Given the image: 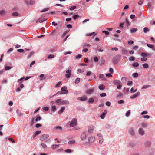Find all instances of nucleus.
Masks as SVG:
<instances>
[{"mask_svg":"<svg viewBox=\"0 0 155 155\" xmlns=\"http://www.w3.org/2000/svg\"><path fill=\"white\" fill-rule=\"evenodd\" d=\"M106 94L105 93H102L100 94V95L101 97H104L106 96Z\"/></svg>","mask_w":155,"mask_h":155,"instance_id":"62","label":"nucleus"},{"mask_svg":"<svg viewBox=\"0 0 155 155\" xmlns=\"http://www.w3.org/2000/svg\"><path fill=\"white\" fill-rule=\"evenodd\" d=\"M117 88L119 89H120L122 87V85L121 84H117Z\"/></svg>","mask_w":155,"mask_h":155,"instance_id":"64","label":"nucleus"},{"mask_svg":"<svg viewBox=\"0 0 155 155\" xmlns=\"http://www.w3.org/2000/svg\"><path fill=\"white\" fill-rule=\"evenodd\" d=\"M75 141L74 139H72L70 140L68 143L69 144H75Z\"/></svg>","mask_w":155,"mask_h":155,"instance_id":"17","label":"nucleus"},{"mask_svg":"<svg viewBox=\"0 0 155 155\" xmlns=\"http://www.w3.org/2000/svg\"><path fill=\"white\" fill-rule=\"evenodd\" d=\"M103 33H104L106 35H108L109 34L108 31H102Z\"/></svg>","mask_w":155,"mask_h":155,"instance_id":"55","label":"nucleus"},{"mask_svg":"<svg viewBox=\"0 0 155 155\" xmlns=\"http://www.w3.org/2000/svg\"><path fill=\"white\" fill-rule=\"evenodd\" d=\"M129 133L132 135H133L134 134V130L132 128H130L129 130Z\"/></svg>","mask_w":155,"mask_h":155,"instance_id":"18","label":"nucleus"},{"mask_svg":"<svg viewBox=\"0 0 155 155\" xmlns=\"http://www.w3.org/2000/svg\"><path fill=\"white\" fill-rule=\"evenodd\" d=\"M83 46L84 47L87 46L88 47H90L91 46V45L89 44L85 43L83 45Z\"/></svg>","mask_w":155,"mask_h":155,"instance_id":"57","label":"nucleus"},{"mask_svg":"<svg viewBox=\"0 0 155 155\" xmlns=\"http://www.w3.org/2000/svg\"><path fill=\"white\" fill-rule=\"evenodd\" d=\"M124 101L123 100H120L118 101V103L119 104H121L124 103Z\"/></svg>","mask_w":155,"mask_h":155,"instance_id":"51","label":"nucleus"},{"mask_svg":"<svg viewBox=\"0 0 155 155\" xmlns=\"http://www.w3.org/2000/svg\"><path fill=\"white\" fill-rule=\"evenodd\" d=\"M135 59V58L134 57L132 56L130 57L129 58V60L130 61H133Z\"/></svg>","mask_w":155,"mask_h":155,"instance_id":"47","label":"nucleus"},{"mask_svg":"<svg viewBox=\"0 0 155 155\" xmlns=\"http://www.w3.org/2000/svg\"><path fill=\"white\" fill-rule=\"evenodd\" d=\"M137 89H135V90H134L133 88V87H132L131 88V89H130V91L131 93H135L137 91Z\"/></svg>","mask_w":155,"mask_h":155,"instance_id":"39","label":"nucleus"},{"mask_svg":"<svg viewBox=\"0 0 155 155\" xmlns=\"http://www.w3.org/2000/svg\"><path fill=\"white\" fill-rule=\"evenodd\" d=\"M67 74L65 75V77L67 78H69L71 75V71L70 69L67 70L66 71Z\"/></svg>","mask_w":155,"mask_h":155,"instance_id":"6","label":"nucleus"},{"mask_svg":"<svg viewBox=\"0 0 155 155\" xmlns=\"http://www.w3.org/2000/svg\"><path fill=\"white\" fill-rule=\"evenodd\" d=\"M82 57V55L81 54H78V55H77L75 57V58L76 59H78L81 58Z\"/></svg>","mask_w":155,"mask_h":155,"instance_id":"54","label":"nucleus"},{"mask_svg":"<svg viewBox=\"0 0 155 155\" xmlns=\"http://www.w3.org/2000/svg\"><path fill=\"white\" fill-rule=\"evenodd\" d=\"M41 146L44 149L46 148L47 147L46 145L44 143H41Z\"/></svg>","mask_w":155,"mask_h":155,"instance_id":"30","label":"nucleus"},{"mask_svg":"<svg viewBox=\"0 0 155 155\" xmlns=\"http://www.w3.org/2000/svg\"><path fill=\"white\" fill-rule=\"evenodd\" d=\"M65 108L64 107H62L58 112V114H60L62 113L65 110Z\"/></svg>","mask_w":155,"mask_h":155,"instance_id":"16","label":"nucleus"},{"mask_svg":"<svg viewBox=\"0 0 155 155\" xmlns=\"http://www.w3.org/2000/svg\"><path fill=\"white\" fill-rule=\"evenodd\" d=\"M105 63V60L103 57H101V61H100L99 63L100 64H103Z\"/></svg>","mask_w":155,"mask_h":155,"instance_id":"24","label":"nucleus"},{"mask_svg":"<svg viewBox=\"0 0 155 155\" xmlns=\"http://www.w3.org/2000/svg\"><path fill=\"white\" fill-rule=\"evenodd\" d=\"M56 110V108L55 105H53L51 107V110L53 112H54Z\"/></svg>","mask_w":155,"mask_h":155,"instance_id":"26","label":"nucleus"},{"mask_svg":"<svg viewBox=\"0 0 155 155\" xmlns=\"http://www.w3.org/2000/svg\"><path fill=\"white\" fill-rule=\"evenodd\" d=\"M41 119V118L40 117H37L35 119V121L36 122H38L40 121Z\"/></svg>","mask_w":155,"mask_h":155,"instance_id":"56","label":"nucleus"},{"mask_svg":"<svg viewBox=\"0 0 155 155\" xmlns=\"http://www.w3.org/2000/svg\"><path fill=\"white\" fill-rule=\"evenodd\" d=\"M107 113V111L106 110H104V112L102 113L101 115V118L102 119H103L104 118Z\"/></svg>","mask_w":155,"mask_h":155,"instance_id":"15","label":"nucleus"},{"mask_svg":"<svg viewBox=\"0 0 155 155\" xmlns=\"http://www.w3.org/2000/svg\"><path fill=\"white\" fill-rule=\"evenodd\" d=\"M59 146V145L58 144H54L52 146V148L53 149H54L58 148Z\"/></svg>","mask_w":155,"mask_h":155,"instance_id":"36","label":"nucleus"},{"mask_svg":"<svg viewBox=\"0 0 155 155\" xmlns=\"http://www.w3.org/2000/svg\"><path fill=\"white\" fill-rule=\"evenodd\" d=\"M97 135L99 137V143L101 144L103 141V139L102 135L100 134H97Z\"/></svg>","mask_w":155,"mask_h":155,"instance_id":"5","label":"nucleus"},{"mask_svg":"<svg viewBox=\"0 0 155 155\" xmlns=\"http://www.w3.org/2000/svg\"><path fill=\"white\" fill-rule=\"evenodd\" d=\"M87 136V134L85 132H83L81 136V138L82 140H84Z\"/></svg>","mask_w":155,"mask_h":155,"instance_id":"7","label":"nucleus"},{"mask_svg":"<svg viewBox=\"0 0 155 155\" xmlns=\"http://www.w3.org/2000/svg\"><path fill=\"white\" fill-rule=\"evenodd\" d=\"M11 68V67L10 66H7L5 67V69L6 70H8L10 69Z\"/></svg>","mask_w":155,"mask_h":155,"instance_id":"58","label":"nucleus"},{"mask_svg":"<svg viewBox=\"0 0 155 155\" xmlns=\"http://www.w3.org/2000/svg\"><path fill=\"white\" fill-rule=\"evenodd\" d=\"M24 79V78H21L20 79H18L17 81V82H18L19 83V84H20L21 82H23Z\"/></svg>","mask_w":155,"mask_h":155,"instance_id":"31","label":"nucleus"},{"mask_svg":"<svg viewBox=\"0 0 155 155\" xmlns=\"http://www.w3.org/2000/svg\"><path fill=\"white\" fill-rule=\"evenodd\" d=\"M78 120L77 119L75 118H74L70 121L69 126L70 127H74L77 124Z\"/></svg>","mask_w":155,"mask_h":155,"instance_id":"2","label":"nucleus"},{"mask_svg":"<svg viewBox=\"0 0 155 155\" xmlns=\"http://www.w3.org/2000/svg\"><path fill=\"white\" fill-rule=\"evenodd\" d=\"M130 114V110H128L127 112V113H126V116L127 117H129Z\"/></svg>","mask_w":155,"mask_h":155,"instance_id":"37","label":"nucleus"},{"mask_svg":"<svg viewBox=\"0 0 155 155\" xmlns=\"http://www.w3.org/2000/svg\"><path fill=\"white\" fill-rule=\"evenodd\" d=\"M34 53L33 52H30L28 55V58H30L33 55Z\"/></svg>","mask_w":155,"mask_h":155,"instance_id":"48","label":"nucleus"},{"mask_svg":"<svg viewBox=\"0 0 155 155\" xmlns=\"http://www.w3.org/2000/svg\"><path fill=\"white\" fill-rule=\"evenodd\" d=\"M17 51L19 52L22 53L24 51V50L22 49H18L17 50Z\"/></svg>","mask_w":155,"mask_h":155,"instance_id":"53","label":"nucleus"},{"mask_svg":"<svg viewBox=\"0 0 155 155\" xmlns=\"http://www.w3.org/2000/svg\"><path fill=\"white\" fill-rule=\"evenodd\" d=\"M122 53L123 54H125L127 52V51L124 48H123L122 50Z\"/></svg>","mask_w":155,"mask_h":155,"instance_id":"43","label":"nucleus"},{"mask_svg":"<svg viewBox=\"0 0 155 155\" xmlns=\"http://www.w3.org/2000/svg\"><path fill=\"white\" fill-rule=\"evenodd\" d=\"M43 109L45 111H48L49 110V108L48 107H45L43 108Z\"/></svg>","mask_w":155,"mask_h":155,"instance_id":"60","label":"nucleus"},{"mask_svg":"<svg viewBox=\"0 0 155 155\" xmlns=\"http://www.w3.org/2000/svg\"><path fill=\"white\" fill-rule=\"evenodd\" d=\"M80 81V79L79 78H76L75 81V83L76 84L78 83Z\"/></svg>","mask_w":155,"mask_h":155,"instance_id":"41","label":"nucleus"},{"mask_svg":"<svg viewBox=\"0 0 155 155\" xmlns=\"http://www.w3.org/2000/svg\"><path fill=\"white\" fill-rule=\"evenodd\" d=\"M139 133L140 134L143 135L144 134V131L142 128H139Z\"/></svg>","mask_w":155,"mask_h":155,"instance_id":"14","label":"nucleus"},{"mask_svg":"<svg viewBox=\"0 0 155 155\" xmlns=\"http://www.w3.org/2000/svg\"><path fill=\"white\" fill-rule=\"evenodd\" d=\"M55 103L58 105H63L68 104L69 102L68 100H62V99L60 98L57 100L55 101Z\"/></svg>","mask_w":155,"mask_h":155,"instance_id":"1","label":"nucleus"},{"mask_svg":"<svg viewBox=\"0 0 155 155\" xmlns=\"http://www.w3.org/2000/svg\"><path fill=\"white\" fill-rule=\"evenodd\" d=\"M113 62L114 64H116L118 62L117 58L116 57L114 58L113 60Z\"/></svg>","mask_w":155,"mask_h":155,"instance_id":"22","label":"nucleus"},{"mask_svg":"<svg viewBox=\"0 0 155 155\" xmlns=\"http://www.w3.org/2000/svg\"><path fill=\"white\" fill-rule=\"evenodd\" d=\"M54 129L55 130H62V127L61 126H57L55 127L54 128Z\"/></svg>","mask_w":155,"mask_h":155,"instance_id":"28","label":"nucleus"},{"mask_svg":"<svg viewBox=\"0 0 155 155\" xmlns=\"http://www.w3.org/2000/svg\"><path fill=\"white\" fill-rule=\"evenodd\" d=\"M141 56L143 57L141 58V60L142 61H145V53H142L141 54Z\"/></svg>","mask_w":155,"mask_h":155,"instance_id":"13","label":"nucleus"},{"mask_svg":"<svg viewBox=\"0 0 155 155\" xmlns=\"http://www.w3.org/2000/svg\"><path fill=\"white\" fill-rule=\"evenodd\" d=\"M42 126V125L41 124L38 123L36 124V128H38Z\"/></svg>","mask_w":155,"mask_h":155,"instance_id":"52","label":"nucleus"},{"mask_svg":"<svg viewBox=\"0 0 155 155\" xmlns=\"http://www.w3.org/2000/svg\"><path fill=\"white\" fill-rule=\"evenodd\" d=\"M13 50V48H11L9 49L7 51L8 53H9L10 52L12 51Z\"/></svg>","mask_w":155,"mask_h":155,"instance_id":"63","label":"nucleus"},{"mask_svg":"<svg viewBox=\"0 0 155 155\" xmlns=\"http://www.w3.org/2000/svg\"><path fill=\"white\" fill-rule=\"evenodd\" d=\"M137 30V28H134L131 29L130 31L131 33H134L136 32Z\"/></svg>","mask_w":155,"mask_h":155,"instance_id":"23","label":"nucleus"},{"mask_svg":"<svg viewBox=\"0 0 155 155\" xmlns=\"http://www.w3.org/2000/svg\"><path fill=\"white\" fill-rule=\"evenodd\" d=\"M84 72V71L83 69H78V72L77 73H82L83 72Z\"/></svg>","mask_w":155,"mask_h":155,"instance_id":"50","label":"nucleus"},{"mask_svg":"<svg viewBox=\"0 0 155 155\" xmlns=\"http://www.w3.org/2000/svg\"><path fill=\"white\" fill-rule=\"evenodd\" d=\"M44 21L43 18H39L36 21V22H42Z\"/></svg>","mask_w":155,"mask_h":155,"instance_id":"33","label":"nucleus"},{"mask_svg":"<svg viewBox=\"0 0 155 155\" xmlns=\"http://www.w3.org/2000/svg\"><path fill=\"white\" fill-rule=\"evenodd\" d=\"M151 144V143L150 141H148L146 142V147H149Z\"/></svg>","mask_w":155,"mask_h":155,"instance_id":"20","label":"nucleus"},{"mask_svg":"<svg viewBox=\"0 0 155 155\" xmlns=\"http://www.w3.org/2000/svg\"><path fill=\"white\" fill-rule=\"evenodd\" d=\"M78 99L81 101H85L87 100L88 98L86 96H84L81 97H78Z\"/></svg>","mask_w":155,"mask_h":155,"instance_id":"11","label":"nucleus"},{"mask_svg":"<svg viewBox=\"0 0 155 155\" xmlns=\"http://www.w3.org/2000/svg\"><path fill=\"white\" fill-rule=\"evenodd\" d=\"M41 133V131L40 130L36 131L34 134V137L39 134Z\"/></svg>","mask_w":155,"mask_h":155,"instance_id":"29","label":"nucleus"},{"mask_svg":"<svg viewBox=\"0 0 155 155\" xmlns=\"http://www.w3.org/2000/svg\"><path fill=\"white\" fill-rule=\"evenodd\" d=\"M99 77L102 80H104L106 79V77L104 76V75L103 74H101L99 75Z\"/></svg>","mask_w":155,"mask_h":155,"instance_id":"19","label":"nucleus"},{"mask_svg":"<svg viewBox=\"0 0 155 155\" xmlns=\"http://www.w3.org/2000/svg\"><path fill=\"white\" fill-rule=\"evenodd\" d=\"M47 58L48 59L53 58H54V56L52 54H50L49 55Z\"/></svg>","mask_w":155,"mask_h":155,"instance_id":"46","label":"nucleus"},{"mask_svg":"<svg viewBox=\"0 0 155 155\" xmlns=\"http://www.w3.org/2000/svg\"><path fill=\"white\" fill-rule=\"evenodd\" d=\"M49 135L48 134H45L41 135L40 137V140L41 141H44L49 137Z\"/></svg>","mask_w":155,"mask_h":155,"instance_id":"3","label":"nucleus"},{"mask_svg":"<svg viewBox=\"0 0 155 155\" xmlns=\"http://www.w3.org/2000/svg\"><path fill=\"white\" fill-rule=\"evenodd\" d=\"M105 88V87L104 86L103 84L99 86V89L101 90L104 89Z\"/></svg>","mask_w":155,"mask_h":155,"instance_id":"25","label":"nucleus"},{"mask_svg":"<svg viewBox=\"0 0 155 155\" xmlns=\"http://www.w3.org/2000/svg\"><path fill=\"white\" fill-rule=\"evenodd\" d=\"M88 51V49L87 48H84V49L82 50V52H87Z\"/></svg>","mask_w":155,"mask_h":155,"instance_id":"61","label":"nucleus"},{"mask_svg":"<svg viewBox=\"0 0 155 155\" xmlns=\"http://www.w3.org/2000/svg\"><path fill=\"white\" fill-rule=\"evenodd\" d=\"M61 91H62V92L60 93V94L61 95L63 94H67L68 92V91L67 90V87L65 86H64L61 88Z\"/></svg>","mask_w":155,"mask_h":155,"instance_id":"4","label":"nucleus"},{"mask_svg":"<svg viewBox=\"0 0 155 155\" xmlns=\"http://www.w3.org/2000/svg\"><path fill=\"white\" fill-rule=\"evenodd\" d=\"M140 94V93L139 92H137L135 94L130 96V98L131 99H134L136 98Z\"/></svg>","mask_w":155,"mask_h":155,"instance_id":"10","label":"nucleus"},{"mask_svg":"<svg viewBox=\"0 0 155 155\" xmlns=\"http://www.w3.org/2000/svg\"><path fill=\"white\" fill-rule=\"evenodd\" d=\"M61 81H59L58 83L55 86L56 87H59L61 85Z\"/></svg>","mask_w":155,"mask_h":155,"instance_id":"38","label":"nucleus"},{"mask_svg":"<svg viewBox=\"0 0 155 155\" xmlns=\"http://www.w3.org/2000/svg\"><path fill=\"white\" fill-rule=\"evenodd\" d=\"M132 76L134 78L137 77L138 76V74L137 73H134L133 74Z\"/></svg>","mask_w":155,"mask_h":155,"instance_id":"42","label":"nucleus"},{"mask_svg":"<svg viewBox=\"0 0 155 155\" xmlns=\"http://www.w3.org/2000/svg\"><path fill=\"white\" fill-rule=\"evenodd\" d=\"M95 140V137L92 136H91L88 138V140L90 143L93 142Z\"/></svg>","mask_w":155,"mask_h":155,"instance_id":"9","label":"nucleus"},{"mask_svg":"<svg viewBox=\"0 0 155 155\" xmlns=\"http://www.w3.org/2000/svg\"><path fill=\"white\" fill-rule=\"evenodd\" d=\"M153 81L152 80H151L150 82H149V83L150 85H146V88H148L150 87L151 86V85L152 84Z\"/></svg>","mask_w":155,"mask_h":155,"instance_id":"34","label":"nucleus"},{"mask_svg":"<svg viewBox=\"0 0 155 155\" xmlns=\"http://www.w3.org/2000/svg\"><path fill=\"white\" fill-rule=\"evenodd\" d=\"M139 65V64L137 62H135L133 64V66L134 67H137Z\"/></svg>","mask_w":155,"mask_h":155,"instance_id":"49","label":"nucleus"},{"mask_svg":"<svg viewBox=\"0 0 155 155\" xmlns=\"http://www.w3.org/2000/svg\"><path fill=\"white\" fill-rule=\"evenodd\" d=\"M94 91L93 89H90L86 91V93L87 94H90L93 93Z\"/></svg>","mask_w":155,"mask_h":155,"instance_id":"12","label":"nucleus"},{"mask_svg":"<svg viewBox=\"0 0 155 155\" xmlns=\"http://www.w3.org/2000/svg\"><path fill=\"white\" fill-rule=\"evenodd\" d=\"M72 151V150L70 149H67L65 150V152L67 153H71Z\"/></svg>","mask_w":155,"mask_h":155,"instance_id":"45","label":"nucleus"},{"mask_svg":"<svg viewBox=\"0 0 155 155\" xmlns=\"http://www.w3.org/2000/svg\"><path fill=\"white\" fill-rule=\"evenodd\" d=\"M18 15V13L17 12H14L12 14V16H17Z\"/></svg>","mask_w":155,"mask_h":155,"instance_id":"35","label":"nucleus"},{"mask_svg":"<svg viewBox=\"0 0 155 155\" xmlns=\"http://www.w3.org/2000/svg\"><path fill=\"white\" fill-rule=\"evenodd\" d=\"M94 101V100L93 98H91L89 99L88 102L89 103H92Z\"/></svg>","mask_w":155,"mask_h":155,"instance_id":"32","label":"nucleus"},{"mask_svg":"<svg viewBox=\"0 0 155 155\" xmlns=\"http://www.w3.org/2000/svg\"><path fill=\"white\" fill-rule=\"evenodd\" d=\"M94 126L92 125H90L88 127V132L90 133H92L93 131Z\"/></svg>","mask_w":155,"mask_h":155,"instance_id":"8","label":"nucleus"},{"mask_svg":"<svg viewBox=\"0 0 155 155\" xmlns=\"http://www.w3.org/2000/svg\"><path fill=\"white\" fill-rule=\"evenodd\" d=\"M114 83L116 85L119 84H120V81L118 80H115L114 81H113Z\"/></svg>","mask_w":155,"mask_h":155,"instance_id":"21","label":"nucleus"},{"mask_svg":"<svg viewBox=\"0 0 155 155\" xmlns=\"http://www.w3.org/2000/svg\"><path fill=\"white\" fill-rule=\"evenodd\" d=\"M6 12L4 10H1L0 11V15H3L5 14Z\"/></svg>","mask_w":155,"mask_h":155,"instance_id":"27","label":"nucleus"},{"mask_svg":"<svg viewBox=\"0 0 155 155\" xmlns=\"http://www.w3.org/2000/svg\"><path fill=\"white\" fill-rule=\"evenodd\" d=\"M94 61L95 62H97L98 61V58L97 57H95L94 58Z\"/></svg>","mask_w":155,"mask_h":155,"instance_id":"59","label":"nucleus"},{"mask_svg":"<svg viewBox=\"0 0 155 155\" xmlns=\"http://www.w3.org/2000/svg\"><path fill=\"white\" fill-rule=\"evenodd\" d=\"M76 6H72V7H70L69 8V9L70 10H73L75 9L76 8Z\"/></svg>","mask_w":155,"mask_h":155,"instance_id":"44","label":"nucleus"},{"mask_svg":"<svg viewBox=\"0 0 155 155\" xmlns=\"http://www.w3.org/2000/svg\"><path fill=\"white\" fill-rule=\"evenodd\" d=\"M147 45L148 47L151 48H153L154 47L153 45H152L149 44H147Z\"/></svg>","mask_w":155,"mask_h":155,"instance_id":"40","label":"nucleus"}]
</instances>
